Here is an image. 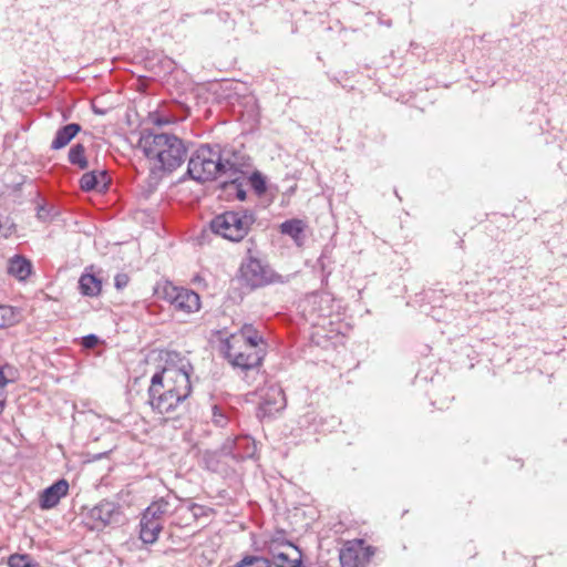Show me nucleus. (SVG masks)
Returning <instances> with one entry per match:
<instances>
[{"instance_id": "f257e3e1", "label": "nucleus", "mask_w": 567, "mask_h": 567, "mask_svg": "<svg viewBox=\"0 0 567 567\" xmlns=\"http://www.w3.org/2000/svg\"><path fill=\"white\" fill-rule=\"evenodd\" d=\"M193 368L184 359L178 364H167L152 377L148 389L150 404L161 414H169L182 406L190 395Z\"/></svg>"}, {"instance_id": "0eeeda50", "label": "nucleus", "mask_w": 567, "mask_h": 567, "mask_svg": "<svg viewBox=\"0 0 567 567\" xmlns=\"http://www.w3.org/2000/svg\"><path fill=\"white\" fill-rule=\"evenodd\" d=\"M166 296L176 310L185 313L198 311L200 308L199 296L190 289L172 286L166 289Z\"/></svg>"}, {"instance_id": "b1692460", "label": "nucleus", "mask_w": 567, "mask_h": 567, "mask_svg": "<svg viewBox=\"0 0 567 567\" xmlns=\"http://www.w3.org/2000/svg\"><path fill=\"white\" fill-rule=\"evenodd\" d=\"M210 512V508L196 503H190L187 504V506H183V513L187 514L188 518H194L195 522L200 517L208 516Z\"/></svg>"}, {"instance_id": "f03ea898", "label": "nucleus", "mask_w": 567, "mask_h": 567, "mask_svg": "<svg viewBox=\"0 0 567 567\" xmlns=\"http://www.w3.org/2000/svg\"><path fill=\"white\" fill-rule=\"evenodd\" d=\"M140 146L154 168L167 173L177 169L187 156L185 143L173 134H145L140 140Z\"/></svg>"}, {"instance_id": "aec40b11", "label": "nucleus", "mask_w": 567, "mask_h": 567, "mask_svg": "<svg viewBox=\"0 0 567 567\" xmlns=\"http://www.w3.org/2000/svg\"><path fill=\"white\" fill-rule=\"evenodd\" d=\"M80 185L83 190L90 192L97 188L100 185L105 187L106 185V174L105 172H89L82 175L80 179Z\"/></svg>"}, {"instance_id": "473e14b6", "label": "nucleus", "mask_w": 567, "mask_h": 567, "mask_svg": "<svg viewBox=\"0 0 567 567\" xmlns=\"http://www.w3.org/2000/svg\"><path fill=\"white\" fill-rule=\"evenodd\" d=\"M153 122L156 124V125H159V126H163V125H166L169 123V120L167 118H163L161 116H156L155 118H153Z\"/></svg>"}, {"instance_id": "6ab92c4d", "label": "nucleus", "mask_w": 567, "mask_h": 567, "mask_svg": "<svg viewBox=\"0 0 567 567\" xmlns=\"http://www.w3.org/2000/svg\"><path fill=\"white\" fill-rule=\"evenodd\" d=\"M8 271L20 280H24L31 274V262L22 256L10 259Z\"/></svg>"}, {"instance_id": "20e7f679", "label": "nucleus", "mask_w": 567, "mask_h": 567, "mask_svg": "<svg viewBox=\"0 0 567 567\" xmlns=\"http://www.w3.org/2000/svg\"><path fill=\"white\" fill-rule=\"evenodd\" d=\"M256 221L252 212L247 209L227 210L216 215L209 223L210 230L231 243L241 241Z\"/></svg>"}, {"instance_id": "a878e982", "label": "nucleus", "mask_w": 567, "mask_h": 567, "mask_svg": "<svg viewBox=\"0 0 567 567\" xmlns=\"http://www.w3.org/2000/svg\"><path fill=\"white\" fill-rule=\"evenodd\" d=\"M183 506H187V504H178L177 506H174V520L173 524L179 527H186L192 525V523L195 522L194 518H188L187 514L183 513Z\"/></svg>"}, {"instance_id": "393cba45", "label": "nucleus", "mask_w": 567, "mask_h": 567, "mask_svg": "<svg viewBox=\"0 0 567 567\" xmlns=\"http://www.w3.org/2000/svg\"><path fill=\"white\" fill-rule=\"evenodd\" d=\"M235 567H270V561L260 556L248 555L238 561Z\"/></svg>"}, {"instance_id": "f3484780", "label": "nucleus", "mask_w": 567, "mask_h": 567, "mask_svg": "<svg viewBox=\"0 0 567 567\" xmlns=\"http://www.w3.org/2000/svg\"><path fill=\"white\" fill-rule=\"evenodd\" d=\"M174 506L172 505L168 498H161L158 501L153 502L143 513L146 518H151L153 520H159L163 523V518L165 515L169 514L173 511Z\"/></svg>"}, {"instance_id": "bb28decb", "label": "nucleus", "mask_w": 567, "mask_h": 567, "mask_svg": "<svg viewBox=\"0 0 567 567\" xmlns=\"http://www.w3.org/2000/svg\"><path fill=\"white\" fill-rule=\"evenodd\" d=\"M14 381L13 368L6 364L0 368V393L6 394V386Z\"/></svg>"}, {"instance_id": "dca6fc26", "label": "nucleus", "mask_w": 567, "mask_h": 567, "mask_svg": "<svg viewBox=\"0 0 567 567\" xmlns=\"http://www.w3.org/2000/svg\"><path fill=\"white\" fill-rule=\"evenodd\" d=\"M341 567H360L363 564L360 545L346 546L340 550Z\"/></svg>"}, {"instance_id": "ddd939ff", "label": "nucleus", "mask_w": 567, "mask_h": 567, "mask_svg": "<svg viewBox=\"0 0 567 567\" xmlns=\"http://www.w3.org/2000/svg\"><path fill=\"white\" fill-rule=\"evenodd\" d=\"M244 277L254 286H260L267 282L266 270L258 259H249L243 267Z\"/></svg>"}, {"instance_id": "c85d7f7f", "label": "nucleus", "mask_w": 567, "mask_h": 567, "mask_svg": "<svg viewBox=\"0 0 567 567\" xmlns=\"http://www.w3.org/2000/svg\"><path fill=\"white\" fill-rule=\"evenodd\" d=\"M128 284V276L126 274H117L114 278L115 287L121 290L125 288Z\"/></svg>"}, {"instance_id": "2f4dec72", "label": "nucleus", "mask_w": 567, "mask_h": 567, "mask_svg": "<svg viewBox=\"0 0 567 567\" xmlns=\"http://www.w3.org/2000/svg\"><path fill=\"white\" fill-rule=\"evenodd\" d=\"M214 422L219 425V426H223L225 424V417L221 413L218 412V409L217 406H214Z\"/></svg>"}, {"instance_id": "9b49d317", "label": "nucleus", "mask_w": 567, "mask_h": 567, "mask_svg": "<svg viewBox=\"0 0 567 567\" xmlns=\"http://www.w3.org/2000/svg\"><path fill=\"white\" fill-rule=\"evenodd\" d=\"M285 550L272 551L274 564L277 567H300L301 554L297 547L288 543L284 545Z\"/></svg>"}, {"instance_id": "a211bd4d", "label": "nucleus", "mask_w": 567, "mask_h": 567, "mask_svg": "<svg viewBox=\"0 0 567 567\" xmlns=\"http://www.w3.org/2000/svg\"><path fill=\"white\" fill-rule=\"evenodd\" d=\"M79 288L82 295L95 297L101 292L102 281L91 272H84L79 280Z\"/></svg>"}, {"instance_id": "7c9ffc66", "label": "nucleus", "mask_w": 567, "mask_h": 567, "mask_svg": "<svg viewBox=\"0 0 567 567\" xmlns=\"http://www.w3.org/2000/svg\"><path fill=\"white\" fill-rule=\"evenodd\" d=\"M37 216L42 221H48L51 219L50 210L44 206L39 207Z\"/></svg>"}, {"instance_id": "c756f323", "label": "nucleus", "mask_w": 567, "mask_h": 567, "mask_svg": "<svg viewBox=\"0 0 567 567\" xmlns=\"http://www.w3.org/2000/svg\"><path fill=\"white\" fill-rule=\"evenodd\" d=\"M99 343V338L95 334H89L83 337L82 346L86 349L94 348Z\"/></svg>"}, {"instance_id": "39448f33", "label": "nucleus", "mask_w": 567, "mask_h": 567, "mask_svg": "<svg viewBox=\"0 0 567 567\" xmlns=\"http://www.w3.org/2000/svg\"><path fill=\"white\" fill-rule=\"evenodd\" d=\"M220 146L208 144L199 146L188 161V176L199 183L221 176Z\"/></svg>"}, {"instance_id": "f8f14e48", "label": "nucleus", "mask_w": 567, "mask_h": 567, "mask_svg": "<svg viewBox=\"0 0 567 567\" xmlns=\"http://www.w3.org/2000/svg\"><path fill=\"white\" fill-rule=\"evenodd\" d=\"M306 223L299 218L288 219L280 224L279 230L282 235L289 236L297 246H302L305 241Z\"/></svg>"}, {"instance_id": "5701e85b", "label": "nucleus", "mask_w": 567, "mask_h": 567, "mask_svg": "<svg viewBox=\"0 0 567 567\" xmlns=\"http://www.w3.org/2000/svg\"><path fill=\"white\" fill-rule=\"evenodd\" d=\"M9 567H37L38 563L27 554H13L8 559Z\"/></svg>"}, {"instance_id": "cd10ccee", "label": "nucleus", "mask_w": 567, "mask_h": 567, "mask_svg": "<svg viewBox=\"0 0 567 567\" xmlns=\"http://www.w3.org/2000/svg\"><path fill=\"white\" fill-rule=\"evenodd\" d=\"M252 187L258 192L262 193L266 190V183L259 173H254L250 177Z\"/></svg>"}, {"instance_id": "f704fd0d", "label": "nucleus", "mask_w": 567, "mask_h": 567, "mask_svg": "<svg viewBox=\"0 0 567 567\" xmlns=\"http://www.w3.org/2000/svg\"><path fill=\"white\" fill-rule=\"evenodd\" d=\"M237 197L240 199V200H244L246 198V193L241 189H238L237 192Z\"/></svg>"}, {"instance_id": "1a4fd4ad", "label": "nucleus", "mask_w": 567, "mask_h": 567, "mask_svg": "<svg viewBox=\"0 0 567 567\" xmlns=\"http://www.w3.org/2000/svg\"><path fill=\"white\" fill-rule=\"evenodd\" d=\"M261 400L259 410L264 415H272L274 413L284 410L286 406L284 391L278 385H270L267 388Z\"/></svg>"}, {"instance_id": "9d476101", "label": "nucleus", "mask_w": 567, "mask_h": 567, "mask_svg": "<svg viewBox=\"0 0 567 567\" xmlns=\"http://www.w3.org/2000/svg\"><path fill=\"white\" fill-rule=\"evenodd\" d=\"M69 492V483L62 478L45 488L40 496V506L43 509L55 507L60 499Z\"/></svg>"}, {"instance_id": "412c9836", "label": "nucleus", "mask_w": 567, "mask_h": 567, "mask_svg": "<svg viewBox=\"0 0 567 567\" xmlns=\"http://www.w3.org/2000/svg\"><path fill=\"white\" fill-rule=\"evenodd\" d=\"M68 157L72 165H75L81 169H85L89 166V162L85 156V147L81 143H76L70 148Z\"/></svg>"}, {"instance_id": "2eb2a0df", "label": "nucleus", "mask_w": 567, "mask_h": 567, "mask_svg": "<svg viewBox=\"0 0 567 567\" xmlns=\"http://www.w3.org/2000/svg\"><path fill=\"white\" fill-rule=\"evenodd\" d=\"M81 131V125L76 123H70L61 128H59L55 133V136L51 143L52 150H61L65 147Z\"/></svg>"}, {"instance_id": "423d86ee", "label": "nucleus", "mask_w": 567, "mask_h": 567, "mask_svg": "<svg viewBox=\"0 0 567 567\" xmlns=\"http://www.w3.org/2000/svg\"><path fill=\"white\" fill-rule=\"evenodd\" d=\"M121 506L115 502L103 499L85 514V523L92 530H102L107 526L120 523Z\"/></svg>"}, {"instance_id": "7ed1b4c3", "label": "nucleus", "mask_w": 567, "mask_h": 567, "mask_svg": "<svg viewBox=\"0 0 567 567\" xmlns=\"http://www.w3.org/2000/svg\"><path fill=\"white\" fill-rule=\"evenodd\" d=\"M223 352L233 367L250 370L260 365L265 357V342L257 331L245 326L224 341Z\"/></svg>"}, {"instance_id": "6e6552de", "label": "nucleus", "mask_w": 567, "mask_h": 567, "mask_svg": "<svg viewBox=\"0 0 567 567\" xmlns=\"http://www.w3.org/2000/svg\"><path fill=\"white\" fill-rule=\"evenodd\" d=\"M220 163L223 164V167H220L221 176H226L234 182L243 173L246 165L244 155L228 148H220Z\"/></svg>"}, {"instance_id": "72a5a7b5", "label": "nucleus", "mask_w": 567, "mask_h": 567, "mask_svg": "<svg viewBox=\"0 0 567 567\" xmlns=\"http://www.w3.org/2000/svg\"><path fill=\"white\" fill-rule=\"evenodd\" d=\"M6 401H7V396H6V394L0 393V414H1V413H2V411H3V408H4V404H6Z\"/></svg>"}, {"instance_id": "4468645a", "label": "nucleus", "mask_w": 567, "mask_h": 567, "mask_svg": "<svg viewBox=\"0 0 567 567\" xmlns=\"http://www.w3.org/2000/svg\"><path fill=\"white\" fill-rule=\"evenodd\" d=\"M140 538L144 544H154L158 539V535L163 529V523L153 520L142 515L140 522Z\"/></svg>"}, {"instance_id": "4be33fe9", "label": "nucleus", "mask_w": 567, "mask_h": 567, "mask_svg": "<svg viewBox=\"0 0 567 567\" xmlns=\"http://www.w3.org/2000/svg\"><path fill=\"white\" fill-rule=\"evenodd\" d=\"M20 312L10 306H0V328L10 327L19 322Z\"/></svg>"}]
</instances>
